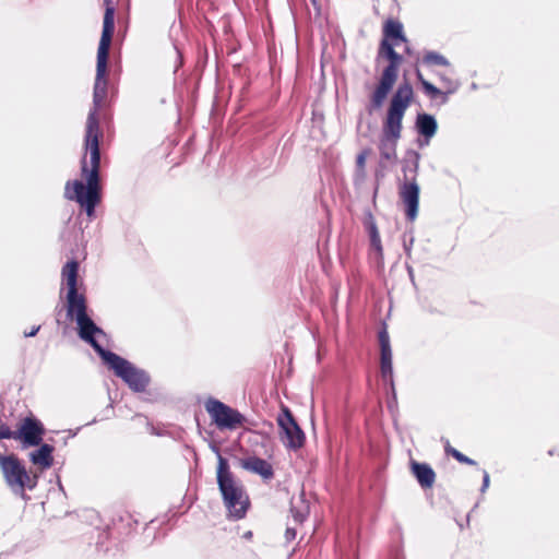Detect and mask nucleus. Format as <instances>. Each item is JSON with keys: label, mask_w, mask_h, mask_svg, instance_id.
Returning <instances> with one entry per match:
<instances>
[{"label": "nucleus", "mask_w": 559, "mask_h": 559, "mask_svg": "<svg viewBox=\"0 0 559 559\" xmlns=\"http://www.w3.org/2000/svg\"><path fill=\"white\" fill-rule=\"evenodd\" d=\"M115 31V9L107 7L104 14L103 32L97 50L96 78L93 93V107L91 108L85 130V153L90 154V165L86 156L82 159V180L68 181L64 187V197L70 201H75L84 209L86 215L92 219L95 216V207L100 201L99 185V139L102 131L97 117L98 109L107 98V62L109 48Z\"/></svg>", "instance_id": "nucleus-1"}, {"label": "nucleus", "mask_w": 559, "mask_h": 559, "mask_svg": "<svg viewBox=\"0 0 559 559\" xmlns=\"http://www.w3.org/2000/svg\"><path fill=\"white\" fill-rule=\"evenodd\" d=\"M78 272L79 263L74 260L67 262L62 267V278L68 289L67 316L75 320L79 336L95 349L115 374L121 378L131 390L143 392L150 382L147 373L117 354L106 350L98 343L96 337L105 334L87 314L85 296L78 290Z\"/></svg>", "instance_id": "nucleus-2"}, {"label": "nucleus", "mask_w": 559, "mask_h": 559, "mask_svg": "<svg viewBox=\"0 0 559 559\" xmlns=\"http://www.w3.org/2000/svg\"><path fill=\"white\" fill-rule=\"evenodd\" d=\"M412 98L413 87L405 82L400 84L390 102L379 144L381 158L386 162L396 160V146L402 133V120Z\"/></svg>", "instance_id": "nucleus-3"}, {"label": "nucleus", "mask_w": 559, "mask_h": 559, "mask_svg": "<svg viewBox=\"0 0 559 559\" xmlns=\"http://www.w3.org/2000/svg\"><path fill=\"white\" fill-rule=\"evenodd\" d=\"M217 485L229 516L236 520L242 519L246 515L249 499L241 481L234 476L228 461L222 455H218Z\"/></svg>", "instance_id": "nucleus-4"}, {"label": "nucleus", "mask_w": 559, "mask_h": 559, "mask_svg": "<svg viewBox=\"0 0 559 559\" xmlns=\"http://www.w3.org/2000/svg\"><path fill=\"white\" fill-rule=\"evenodd\" d=\"M394 45L383 39L380 46V53L385 55L390 63L384 68L379 85L371 96V104L373 108L382 106L388 94L392 90L397 79L399 66L402 61V56L394 50Z\"/></svg>", "instance_id": "nucleus-5"}, {"label": "nucleus", "mask_w": 559, "mask_h": 559, "mask_svg": "<svg viewBox=\"0 0 559 559\" xmlns=\"http://www.w3.org/2000/svg\"><path fill=\"white\" fill-rule=\"evenodd\" d=\"M0 468L13 493L23 496L26 488H35L36 476L32 477L15 455H0Z\"/></svg>", "instance_id": "nucleus-6"}, {"label": "nucleus", "mask_w": 559, "mask_h": 559, "mask_svg": "<svg viewBox=\"0 0 559 559\" xmlns=\"http://www.w3.org/2000/svg\"><path fill=\"white\" fill-rule=\"evenodd\" d=\"M204 407L213 424L219 430H235L246 421L245 416L240 412L214 397L207 399Z\"/></svg>", "instance_id": "nucleus-7"}, {"label": "nucleus", "mask_w": 559, "mask_h": 559, "mask_svg": "<svg viewBox=\"0 0 559 559\" xmlns=\"http://www.w3.org/2000/svg\"><path fill=\"white\" fill-rule=\"evenodd\" d=\"M277 424L281 441L286 448L297 450L304 445L305 433L287 407L277 416Z\"/></svg>", "instance_id": "nucleus-8"}, {"label": "nucleus", "mask_w": 559, "mask_h": 559, "mask_svg": "<svg viewBox=\"0 0 559 559\" xmlns=\"http://www.w3.org/2000/svg\"><path fill=\"white\" fill-rule=\"evenodd\" d=\"M44 435V425L31 415L21 419L16 430V440L21 441L23 448L37 447L41 443Z\"/></svg>", "instance_id": "nucleus-9"}, {"label": "nucleus", "mask_w": 559, "mask_h": 559, "mask_svg": "<svg viewBox=\"0 0 559 559\" xmlns=\"http://www.w3.org/2000/svg\"><path fill=\"white\" fill-rule=\"evenodd\" d=\"M400 198L406 207V216L413 222L418 214L419 186L415 178H411L400 187Z\"/></svg>", "instance_id": "nucleus-10"}, {"label": "nucleus", "mask_w": 559, "mask_h": 559, "mask_svg": "<svg viewBox=\"0 0 559 559\" xmlns=\"http://www.w3.org/2000/svg\"><path fill=\"white\" fill-rule=\"evenodd\" d=\"M243 469L260 475L263 479L269 480L274 476L272 465L264 459L258 456H249L240 461Z\"/></svg>", "instance_id": "nucleus-11"}, {"label": "nucleus", "mask_w": 559, "mask_h": 559, "mask_svg": "<svg viewBox=\"0 0 559 559\" xmlns=\"http://www.w3.org/2000/svg\"><path fill=\"white\" fill-rule=\"evenodd\" d=\"M38 448L29 453V461L40 471L48 469L53 463V447L48 443H40Z\"/></svg>", "instance_id": "nucleus-12"}, {"label": "nucleus", "mask_w": 559, "mask_h": 559, "mask_svg": "<svg viewBox=\"0 0 559 559\" xmlns=\"http://www.w3.org/2000/svg\"><path fill=\"white\" fill-rule=\"evenodd\" d=\"M416 129L420 135L425 136V142H420L419 144L428 145L430 139L437 133V120L431 115L418 114L416 118Z\"/></svg>", "instance_id": "nucleus-13"}, {"label": "nucleus", "mask_w": 559, "mask_h": 559, "mask_svg": "<svg viewBox=\"0 0 559 559\" xmlns=\"http://www.w3.org/2000/svg\"><path fill=\"white\" fill-rule=\"evenodd\" d=\"M364 226L369 235L371 250L376 252L379 259H382L383 248L380 234L376 224V219L370 212H368L364 218Z\"/></svg>", "instance_id": "nucleus-14"}, {"label": "nucleus", "mask_w": 559, "mask_h": 559, "mask_svg": "<svg viewBox=\"0 0 559 559\" xmlns=\"http://www.w3.org/2000/svg\"><path fill=\"white\" fill-rule=\"evenodd\" d=\"M412 471L423 488H430L436 479L433 469L426 463H412Z\"/></svg>", "instance_id": "nucleus-15"}, {"label": "nucleus", "mask_w": 559, "mask_h": 559, "mask_svg": "<svg viewBox=\"0 0 559 559\" xmlns=\"http://www.w3.org/2000/svg\"><path fill=\"white\" fill-rule=\"evenodd\" d=\"M381 376L393 388L392 350H381Z\"/></svg>", "instance_id": "nucleus-16"}, {"label": "nucleus", "mask_w": 559, "mask_h": 559, "mask_svg": "<svg viewBox=\"0 0 559 559\" xmlns=\"http://www.w3.org/2000/svg\"><path fill=\"white\" fill-rule=\"evenodd\" d=\"M419 160H420V154L416 151H407L405 156V165H404V173L405 175L407 173H411L413 176L412 178L417 177L418 168H419Z\"/></svg>", "instance_id": "nucleus-17"}, {"label": "nucleus", "mask_w": 559, "mask_h": 559, "mask_svg": "<svg viewBox=\"0 0 559 559\" xmlns=\"http://www.w3.org/2000/svg\"><path fill=\"white\" fill-rule=\"evenodd\" d=\"M384 34L386 37H390V38H393V39H396V40H401V41H406V38L403 34V26L400 22H395V21H388L384 25Z\"/></svg>", "instance_id": "nucleus-18"}, {"label": "nucleus", "mask_w": 559, "mask_h": 559, "mask_svg": "<svg viewBox=\"0 0 559 559\" xmlns=\"http://www.w3.org/2000/svg\"><path fill=\"white\" fill-rule=\"evenodd\" d=\"M423 62L427 66H449L448 59L437 51H427L423 57Z\"/></svg>", "instance_id": "nucleus-19"}, {"label": "nucleus", "mask_w": 559, "mask_h": 559, "mask_svg": "<svg viewBox=\"0 0 559 559\" xmlns=\"http://www.w3.org/2000/svg\"><path fill=\"white\" fill-rule=\"evenodd\" d=\"M416 75L418 81L420 82L425 93L431 98H436L441 95V91L437 88L433 84L424 79L421 72L419 70L416 71Z\"/></svg>", "instance_id": "nucleus-20"}, {"label": "nucleus", "mask_w": 559, "mask_h": 559, "mask_svg": "<svg viewBox=\"0 0 559 559\" xmlns=\"http://www.w3.org/2000/svg\"><path fill=\"white\" fill-rule=\"evenodd\" d=\"M444 449H445L447 454L453 456L460 463H464V464H468V465H475L476 464V462L474 460L467 457L466 455H464L463 453H461L456 449L452 448L450 445L449 441H447Z\"/></svg>", "instance_id": "nucleus-21"}, {"label": "nucleus", "mask_w": 559, "mask_h": 559, "mask_svg": "<svg viewBox=\"0 0 559 559\" xmlns=\"http://www.w3.org/2000/svg\"><path fill=\"white\" fill-rule=\"evenodd\" d=\"M1 439H14L16 440V430L13 431L7 425H0V440Z\"/></svg>", "instance_id": "nucleus-22"}, {"label": "nucleus", "mask_w": 559, "mask_h": 559, "mask_svg": "<svg viewBox=\"0 0 559 559\" xmlns=\"http://www.w3.org/2000/svg\"><path fill=\"white\" fill-rule=\"evenodd\" d=\"M379 342H380L381 350H384V349L391 350L390 340H389V335H388L386 331H381L379 333Z\"/></svg>", "instance_id": "nucleus-23"}, {"label": "nucleus", "mask_w": 559, "mask_h": 559, "mask_svg": "<svg viewBox=\"0 0 559 559\" xmlns=\"http://www.w3.org/2000/svg\"><path fill=\"white\" fill-rule=\"evenodd\" d=\"M489 484H490L489 474L486 471H484V473H483V485H481L480 491L485 492L488 489Z\"/></svg>", "instance_id": "nucleus-24"}, {"label": "nucleus", "mask_w": 559, "mask_h": 559, "mask_svg": "<svg viewBox=\"0 0 559 559\" xmlns=\"http://www.w3.org/2000/svg\"><path fill=\"white\" fill-rule=\"evenodd\" d=\"M287 540H293L296 537V531L292 527H288L285 533Z\"/></svg>", "instance_id": "nucleus-25"}, {"label": "nucleus", "mask_w": 559, "mask_h": 559, "mask_svg": "<svg viewBox=\"0 0 559 559\" xmlns=\"http://www.w3.org/2000/svg\"><path fill=\"white\" fill-rule=\"evenodd\" d=\"M39 329H40V325L33 326L32 330H29V332H25L24 335L26 337H33L38 333Z\"/></svg>", "instance_id": "nucleus-26"}, {"label": "nucleus", "mask_w": 559, "mask_h": 559, "mask_svg": "<svg viewBox=\"0 0 559 559\" xmlns=\"http://www.w3.org/2000/svg\"><path fill=\"white\" fill-rule=\"evenodd\" d=\"M356 162H357V165H358L359 167H364V166H365V162H366V156H365V154H362V153H361V154H359V155L357 156V160H356Z\"/></svg>", "instance_id": "nucleus-27"}, {"label": "nucleus", "mask_w": 559, "mask_h": 559, "mask_svg": "<svg viewBox=\"0 0 559 559\" xmlns=\"http://www.w3.org/2000/svg\"><path fill=\"white\" fill-rule=\"evenodd\" d=\"M413 242H414V238H411L408 245L406 242H404V250H405L406 255H408V257L411 255V248H412Z\"/></svg>", "instance_id": "nucleus-28"}, {"label": "nucleus", "mask_w": 559, "mask_h": 559, "mask_svg": "<svg viewBox=\"0 0 559 559\" xmlns=\"http://www.w3.org/2000/svg\"><path fill=\"white\" fill-rule=\"evenodd\" d=\"M294 516H295L296 521H298V522H302V521H304V518H305V515H304V514H301V513H297V514H295Z\"/></svg>", "instance_id": "nucleus-29"}, {"label": "nucleus", "mask_w": 559, "mask_h": 559, "mask_svg": "<svg viewBox=\"0 0 559 559\" xmlns=\"http://www.w3.org/2000/svg\"><path fill=\"white\" fill-rule=\"evenodd\" d=\"M443 82H445L448 85H451L452 82L450 80H447V78H441Z\"/></svg>", "instance_id": "nucleus-30"}, {"label": "nucleus", "mask_w": 559, "mask_h": 559, "mask_svg": "<svg viewBox=\"0 0 559 559\" xmlns=\"http://www.w3.org/2000/svg\"><path fill=\"white\" fill-rule=\"evenodd\" d=\"M456 90V85H454L453 87L449 88V93H452Z\"/></svg>", "instance_id": "nucleus-31"}, {"label": "nucleus", "mask_w": 559, "mask_h": 559, "mask_svg": "<svg viewBox=\"0 0 559 559\" xmlns=\"http://www.w3.org/2000/svg\"><path fill=\"white\" fill-rule=\"evenodd\" d=\"M408 273H409V275L412 276V274H413V270H412V267H408Z\"/></svg>", "instance_id": "nucleus-32"}]
</instances>
